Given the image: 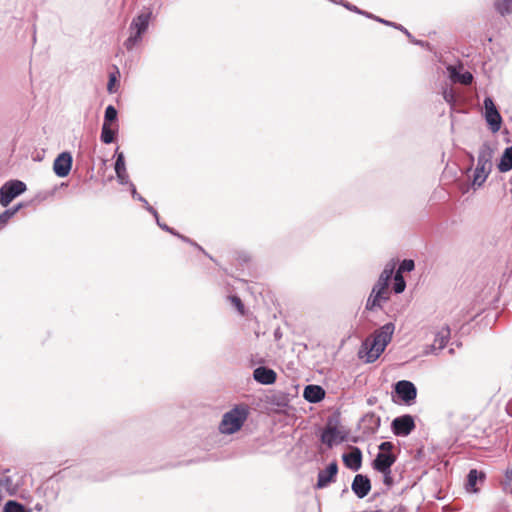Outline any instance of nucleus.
Here are the masks:
<instances>
[{
  "instance_id": "32",
  "label": "nucleus",
  "mask_w": 512,
  "mask_h": 512,
  "mask_svg": "<svg viewBox=\"0 0 512 512\" xmlns=\"http://www.w3.org/2000/svg\"><path fill=\"white\" fill-rule=\"evenodd\" d=\"M4 512H25V508L22 504L15 501H8L5 504Z\"/></svg>"
},
{
  "instance_id": "11",
  "label": "nucleus",
  "mask_w": 512,
  "mask_h": 512,
  "mask_svg": "<svg viewBox=\"0 0 512 512\" xmlns=\"http://www.w3.org/2000/svg\"><path fill=\"white\" fill-rule=\"evenodd\" d=\"M351 489L358 498L366 497L371 490L370 479L362 474H357L352 482Z\"/></svg>"
},
{
  "instance_id": "41",
  "label": "nucleus",
  "mask_w": 512,
  "mask_h": 512,
  "mask_svg": "<svg viewBox=\"0 0 512 512\" xmlns=\"http://www.w3.org/2000/svg\"><path fill=\"white\" fill-rule=\"evenodd\" d=\"M111 85H113V79L110 80L109 82V85H108V89L111 90Z\"/></svg>"
},
{
  "instance_id": "31",
  "label": "nucleus",
  "mask_w": 512,
  "mask_h": 512,
  "mask_svg": "<svg viewBox=\"0 0 512 512\" xmlns=\"http://www.w3.org/2000/svg\"><path fill=\"white\" fill-rule=\"evenodd\" d=\"M116 119H117V110L115 109L114 106L109 105L105 110L103 123L111 124V122L115 121Z\"/></svg>"
},
{
  "instance_id": "7",
  "label": "nucleus",
  "mask_w": 512,
  "mask_h": 512,
  "mask_svg": "<svg viewBox=\"0 0 512 512\" xmlns=\"http://www.w3.org/2000/svg\"><path fill=\"white\" fill-rule=\"evenodd\" d=\"M485 119L492 132H498L501 128L502 117L498 112L491 97L484 99Z\"/></svg>"
},
{
  "instance_id": "16",
  "label": "nucleus",
  "mask_w": 512,
  "mask_h": 512,
  "mask_svg": "<svg viewBox=\"0 0 512 512\" xmlns=\"http://www.w3.org/2000/svg\"><path fill=\"white\" fill-rule=\"evenodd\" d=\"M254 379L265 385H269L275 382L276 373L269 368L266 367H258L253 372Z\"/></svg>"
},
{
  "instance_id": "3",
  "label": "nucleus",
  "mask_w": 512,
  "mask_h": 512,
  "mask_svg": "<svg viewBox=\"0 0 512 512\" xmlns=\"http://www.w3.org/2000/svg\"><path fill=\"white\" fill-rule=\"evenodd\" d=\"M247 409L245 407H235L223 415L219 425V430L223 434H233L240 430L247 419Z\"/></svg>"
},
{
  "instance_id": "28",
  "label": "nucleus",
  "mask_w": 512,
  "mask_h": 512,
  "mask_svg": "<svg viewBox=\"0 0 512 512\" xmlns=\"http://www.w3.org/2000/svg\"><path fill=\"white\" fill-rule=\"evenodd\" d=\"M382 299H387V297H381V296H379L377 294H374L372 292L371 295L369 296L368 300H367L366 308L368 310H374L375 308L380 306V301Z\"/></svg>"
},
{
  "instance_id": "33",
  "label": "nucleus",
  "mask_w": 512,
  "mask_h": 512,
  "mask_svg": "<svg viewBox=\"0 0 512 512\" xmlns=\"http://www.w3.org/2000/svg\"><path fill=\"white\" fill-rule=\"evenodd\" d=\"M377 472L381 473L383 476V483L387 488H391L394 484V479L392 476L391 469L386 470H378Z\"/></svg>"
},
{
  "instance_id": "40",
  "label": "nucleus",
  "mask_w": 512,
  "mask_h": 512,
  "mask_svg": "<svg viewBox=\"0 0 512 512\" xmlns=\"http://www.w3.org/2000/svg\"><path fill=\"white\" fill-rule=\"evenodd\" d=\"M156 220H157L158 225H159L162 229H164V230H166V231H168V232H170V233H172V234H176V233H175V232H174L170 227H168V226H167V225H165V224H161V223L159 222V217H158V218H156Z\"/></svg>"
},
{
  "instance_id": "38",
  "label": "nucleus",
  "mask_w": 512,
  "mask_h": 512,
  "mask_svg": "<svg viewBox=\"0 0 512 512\" xmlns=\"http://www.w3.org/2000/svg\"><path fill=\"white\" fill-rule=\"evenodd\" d=\"M230 300H231L232 304L235 306V308L240 312V314H243L244 306L242 304L241 299L237 296H231Z\"/></svg>"
},
{
  "instance_id": "8",
  "label": "nucleus",
  "mask_w": 512,
  "mask_h": 512,
  "mask_svg": "<svg viewBox=\"0 0 512 512\" xmlns=\"http://www.w3.org/2000/svg\"><path fill=\"white\" fill-rule=\"evenodd\" d=\"M415 428L413 417L410 415H403L395 418L392 421L393 433L397 436H407Z\"/></svg>"
},
{
  "instance_id": "12",
  "label": "nucleus",
  "mask_w": 512,
  "mask_h": 512,
  "mask_svg": "<svg viewBox=\"0 0 512 512\" xmlns=\"http://www.w3.org/2000/svg\"><path fill=\"white\" fill-rule=\"evenodd\" d=\"M343 440L344 437L336 426H327L321 434V441L329 448L341 443Z\"/></svg>"
},
{
  "instance_id": "36",
  "label": "nucleus",
  "mask_w": 512,
  "mask_h": 512,
  "mask_svg": "<svg viewBox=\"0 0 512 512\" xmlns=\"http://www.w3.org/2000/svg\"><path fill=\"white\" fill-rule=\"evenodd\" d=\"M443 98H444V100L447 103L453 105L454 102H455V94H454L453 90L452 89H445L443 91Z\"/></svg>"
},
{
  "instance_id": "24",
  "label": "nucleus",
  "mask_w": 512,
  "mask_h": 512,
  "mask_svg": "<svg viewBox=\"0 0 512 512\" xmlns=\"http://www.w3.org/2000/svg\"><path fill=\"white\" fill-rule=\"evenodd\" d=\"M495 9L501 15L510 14L512 12V0H496Z\"/></svg>"
},
{
  "instance_id": "26",
  "label": "nucleus",
  "mask_w": 512,
  "mask_h": 512,
  "mask_svg": "<svg viewBox=\"0 0 512 512\" xmlns=\"http://www.w3.org/2000/svg\"><path fill=\"white\" fill-rule=\"evenodd\" d=\"M0 488H4L7 491H13L15 489L13 480L7 474V472H3L0 474Z\"/></svg>"
},
{
  "instance_id": "22",
  "label": "nucleus",
  "mask_w": 512,
  "mask_h": 512,
  "mask_svg": "<svg viewBox=\"0 0 512 512\" xmlns=\"http://www.w3.org/2000/svg\"><path fill=\"white\" fill-rule=\"evenodd\" d=\"M484 474L478 472L476 469H472L469 471L467 476V489L473 492H476V484L478 480H483Z\"/></svg>"
},
{
  "instance_id": "29",
  "label": "nucleus",
  "mask_w": 512,
  "mask_h": 512,
  "mask_svg": "<svg viewBox=\"0 0 512 512\" xmlns=\"http://www.w3.org/2000/svg\"><path fill=\"white\" fill-rule=\"evenodd\" d=\"M406 284L405 280L402 275H400V272H396L394 276V291L395 293H402L405 290Z\"/></svg>"
},
{
  "instance_id": "5",
  "label": "nucleus",
  "mask_w": 512,
  "mask_h": 512,
  "mask_svg": "<svg viewBox=\"0 0 512 512\" xmlns=\"http://www.w3.org/2000/svg\"><path fill=\"white\" fill-rule=\"evenodd\" d=\"M393 443L389 441L382 442L379 445V452L372 462V468L375 471L391 469L396 461V456L392 453Z\"/></svg>"
},
{
  "instance_id": "27",
  "label": "nucleus",
  "mask_w": 512,
  "mask_h": 512,
  "mask_svg": "<svg viewBox=\"0 0 512 512\" xmlns=\"http://www.w3.org/2000/svg\"><path fill=\"white\" fill-rule=\"evenodd\" d=\"M502 486L503 490L512 496V467L506 470Z\"/></svg>"
},
{
  "instance_id": "13",
  "label": "nucleus",
  "mask_w": 512,
  "mask_h": 512,
  "mask_svg": "<svg viewBox=\"0 0 512 512\" xmlns=\"http://www.w3.org/2000/svg\"><path fill=\"white\" fill-rule=\"evenodd\" d=\"M338 472V466L336 462H332L328 465L325 470H321L318 474V480L316 487L324 488L334 481Z\"/></svg>"
},
{
  "instance_id": "4",
  "label": "nucleus",
  "mask_w": 512,
  "mask_h": 512,
  "mask_svg": "<svg viewBox=\"0 0 512 512\" xmlns=\"http://www.w3.org/2000/svg\"><path fill=\"white\" fill-rule=\"evenodd\" d=\"M151 19V12H142L133 18L130 24V36L126 39L124 45L128 50H132L142 39V34L148 29Z\"/></svg>"
},
{
  "instance_id": "14",
  "label": "nucleus",
  "mask_w": 512,
  "mask_h": 512,
  "mask_svg": "<svg viewBox=\"0 0 512 512\" xmlns=\"http://www.w3.org/2000/svg\"><path fill=\"white\" fill-rule=\"evenodd\" d=\"M345 466L353 471H358L362 465V452L358 447H353L351 452L342 456Z\"/></svg>"
},
{
  "instance_id": "34",
  "label": "nucleus",
  "mask_w": 512,
  "mask_h": 512,
  "mask_svg": "<svg viewBox=\"0 0 512 512\" xmlns=\"http://www.w3.org/2000/svg\"><path fill=\"white\" fill-rule=\"evenodd\" d=\"M387 287H388V283L378 280L376 285L373 287L372 292L381 297H385L384 295L386 294Z\"/></svg>"
},
{
  "instance_id": "25",
  "label": "nucleus",
  "mask_w": 512,
  "mask_h": 512,
  "mask_svg": "<svg viewBox=\"0 0 512 512\" xmlns=\"http://www.w3.org/2000/svg\"><path fill=\"white\" fill-rule=\"evenodd\" d=\"M131 187H132V196L133 198L141 201L144 203L145 205V208L155 217V218H158V213L157 211L149 205V203L147 202V200L145 198H143L140 194L137 193L136 191V188L133 184H131Z\"/></svg>"
},
{
  "instance_id": "1",
  "label": "nucleus",
  "mask_w": 512,
  "mask_h": 512,
  "mask_svg": "<svg viewBox=\"0 0 512 512\" xmlns=\"http://www.w3.org/2000/svg\"><path fill=\"white\" fill-rule=\"evenodd\" d=\"M394 330L395 325L391 322L377 329L370 337H367L362 342L358 351V357L365 363H373L376 361L390 343Z\"/></svg>"
},
{
  "instance_id": "30",
  "label": "nucleus",
  "mask_w": 512,
  "mask_h": 512,
  "mask_svg": "<svg viewBox=\"0 0 512 512\" xmlns=\"http://www.w3.org/2000/svg\"><path fill=\"white\" fill-rule=\"evenodd\" d=\"M395 269L394 263H389L385 266L384 270L382 271L379 280L388 283L391 279Z\"/></svg>"
},
{
  "instance_id": "17",
  "label": "nucleus",
  "mask_w": 512,
  "mask_h": 512,
  "mask_svg": "<svg viewBox=\"0 0 512 512\" xmlns=\"http://www.w3.org/2000/svg\"><path fill=\"white\" fill-rule=\"evenodd\" d=\"M304 398L310 403H317L325 396V391L318 385H308L304 389Z\"/></svg>"
},
{
  "instance_id": "10",
  "label": "nucleus",
  "mask_w": 512,
  "mask_h": 512,
  "mask_svg": "<svg viewBox=\"0 0 512 512\" xmlns=\"http://www.w3.org/2000/svg\"><path fill=\"white\" fill-rule=\"evenodd\" d=\"M395 390L398 396L407 404H410L412 401H414L417 396L415 385L407 380H401L397 382Z\"/></svg>"
},
{
  "instance_id": "6",
  "label": "nucleus",
  "mask_w": 512,
  "mask_h": 512,
  "mask_svg": "<svg viewBox=\"0 0 512 512\" xmlns=\"http://www.w3.org/2000/svg\"><path fill=\"white\" fill-rule=\"evenodd\" d=\"M26 184L20 180H10L0 188V204L8 206L14 198L25 192Z\"/></svg>"
},
{
  "instance_id": "21",
  "label": "nucleus",
  "mask_w": 512,
  "mask_h": 512,
  "mask_svg": "<svg viewBox=\"0 0 512 512\" xmlns=\"http://www.w3.org/2000/svg\"><path fill=\"white\" fill-rule=\"evenodd\" d=\"M448 70L450 71V76L453 81L460 82L464 85H469L472 83L473 75L470 72L466 71L460 74L457 72L456 68L452 66L448 67Z\"/></svg>"
},
{
  "instance_id": "39",
  "label": "nucleus",
  "mask_w": 512,
  "mask_h": 512,
  "mask_svg": "<svg viewBox=\"0 0 512 512\" xmlns=\"http://www.w3.org/2000/svg\"><path fill=\"white\" fill-rule=\"evenodd\" d=\"M377 20L381 23H384L386 25H393V23L389 22V21H386V20H383V19H380V18H377ZM396 28L400 29L401 31H403L409 38H411V34L407 31V29H405L403 26H396Z\"/></svg>"
},
{
  "instance_id": "18",
  "label": "nucleus",
  "mask_w": 512,
  "mask_h": 512,
  "mask_svg": "<svg viewBox=\"0 0 512 512\" xmlns=\"http://www.w3.org/2000/svg\"><path fill=\"white\" fill-rule=\"evenodd\" d=\"M115 172H116V175H117V178H118V181L120 184L128 183L129 176L126 171L123 153L117 154V159H116V163H115Z\"/></svg>"
},
{
  "instance_id": "2",
  "label": "nucleus",
  "mask_w": 512,
  "mask_h": 512,
  "mask_svg": "<svg viewBox=\"0 0 512 512\" xmlns=\"http://www.w3.org/2000/svg\"><path fill=\"white\" fill-rule=\"evenodd\" d=\"M493 151L488 146H483L478 154L477 166L473 176V186L481 187L492 170Z\"/></svg>"
},
{
  "instance_id": "15",
  "label": "nucleus",
  "mask_w": 512,
  "mask_h": 512,
  "mask_svg": "<svg viewBox=\"0 0 512 512\" xmlns=\"http://www.w3.org/2000/svg\"><path fill=\"white\" fill-rule=\"evenodd\" d=\"M449 338H450L449 327L448 326L442 327L436 333L433 344L429 346L430 351H426V352L434 353L435 351L442 350L446 346Z\"/></svg>"
},
{
  "instance_id": "37",
  "label": "nucleus",
  "mask_w": 512,
  "mask_h": 512,
  "mask_svg": "<svg viewBox=\"0 0 512 512\" xmlns=\"http://www.w3.org/2000/svg\"><path fill=\"white\" fill-rule=\"evenodd\" d=\"M20 206L15 207L12 210H6L3 214L0 215V223H5L11 216H13Z\"/></svg>"
},
{
  "instance_id": "20",
  "label": "nucleus",
  "mask_w": 512,
  "mask_h": 512,
  "mask_svg": "<svg viewBox=\"0 0 512 512\" xmlns=\"http://www.w3.org/2000/svg\"><path fill=\"white\" fill-rule=\"evenodd\" d=\"M449 424L454 428L460 429L467 426L470 422V417L465 415H459L456 412L448 413Z\"/></svg>"
},
{
  "instance_id": "19",
  "label": "nucleus",
  "mask_w": 512,
  "mask_h": 512,
  "mask_svg": "<svg viewBox=\"0 0 512 512\" xmlns=\"http://www.w3.org/2000/svg\"><path fill=\"white\" fill-rule=\"evenodd\" d=\"M497 167L502 173L512 170V147H507L504 150Z\"/></svg>"
},
{
  "instance_id": "9",
  "label": "nucleus",
  "mask_w": 512,
  "mask_h": 512,
  "mask_svg": "<svg viewBox=\"0 0 512 512\" xmlns=\"http://www.w3.org/2000/svg\"><path fill=\"white\" fill-rule=\"evenodd\" d=\"M72 167V156L69 152L59 154L53 163V171L58 177H66Z\"/></svg>"
},
{
  "instance_id": "23",
  "label": "nucleus",
  "mask_w": 512,
  "mask_h": 512,
  "mask_svg": "<svg viewBox=\"0 0 512 512\" xmlns=\"http://www.w3.org/2000/svg\"><path fill=\"white\" fill-rule=\"evenodd\" d=\"M115 139V130L109 123H103L101 131V141L105 144H110Z\"/></svg>"
},
{
  "instance_id": "35",
  "label": "nucleus",
  "mask_w": 512,
  "mask_h": 512,
  "mask_svg": "<svg viewBox=\"0 0 512 512\" xmlns=\"http://www.w3.org/2000/svg\"><path fill=\"white\" fill-rule=\"evenodd\" d=\"M414 267L415 265L413 260L405 259L400 264L397 272H400V275H402L403 272H411L414 269Z\"/></svg>"
}]
</instances>
